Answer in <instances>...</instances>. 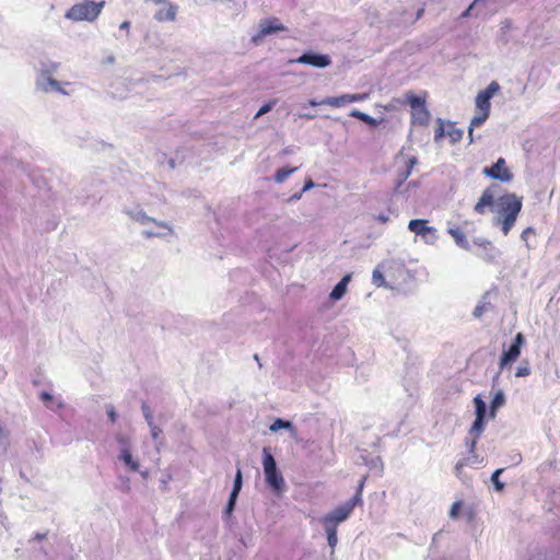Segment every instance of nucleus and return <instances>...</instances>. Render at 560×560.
<instances>
[{"label":"nucleus","instance_id":"1","mask_svg":"<svg viewBox=\"0 0 560 560\" xmlns=\"http://www.w3.org/2000/svg\"><path fill=\"white\" fill-rule=\"evenodd\" d=\"M522 197L515 194H504L497 200V223L501 226L504 235H508L514 226L516 219L522 210Z\"/></svg>","mask_w":560,"mask_h":560},{"label":"nucleus","instance_id":"2","mask_svg":"<svg viewBox=\"0 0 560 560\" xmlns=\"http://www.w3.org/2000/svg\"><path fill=\"white\" fill-rule=\"evenodd\" d=\"M500 90L498 82L492 81L485 90L480 91L476 96L477 115L471 119L469 127V137L472 141V131L475 127L481 126L490 115V100Z\"/></svg>","mask_w":560,"mask_h":560},{"label":"nucleus","instance_id":"3","mask_svg":"<svg viewBox=\"0 0 560 560\" xmlns=\"http://www.w3.org/2000/svg\"><path fill=\"white\" fill-rule=\"evenodd\" d=\"M365 480L366 477L361 479L357 493L353 495V498H351L345 504L336 508L331 513H328L322 517L320 522L323 525H334V527L337 528L341 522L346 521L350 516L357 505L362 504V491Z\"/></svg>","mask_w":560,"mask_h":560},{"label":"nucleus","instance_id":"4","mask_svg":"<svg viewBox=\"0 0 560 560\" xmlns=\"http://www.w3.org/2000/svg\"><path fill=\"white\" fill-rule=\"evenodd\" d=\"M104 7V1L95 2L85 0L77 3L69 9L66 13V18L72 21H93L101 13Z\"/></svg>","mask_w":560,"mask_h":560},{"label":"nucleus","instance_id":"5","mask_svg":"<svg viewBox=\"0 0 560 560\" xmlns=\"http://www.w3.org/2000/svg\"><path fill=\"white\" fill-rule=\"evenodd\" d=\"M406 100L411 108V125L425 127L430 122L431 114L425 105V97L418 96L412 92L406 94Z\"/></svg>","mask_w":560,"mask_h":560},{"label":"nucleus","instance_id":"6","mask_svg":"<svg viewBox=\"0 0 560 560\" xmlns=\"http://www.w3.org/2000/svg\"><path fill=\"white\" fill-rule=\"evenodd\" d=\"M262 466L268 486L276 492H281L284 488V480L281 472L277 468V463L273 456L267 448H264L262 451Z\"/></svg>","mask_w":560,"mask_h":560},{"label":"nucleus","instance_id":"7","mask_svg":"<svg viewBox=\"0 0 560 560\" xmlns=\"http://www.w3.org/2000/svg\"><path fill=\"white\" fill-rule=\"evenodd\" d=\"M58 65H52L51 69L39 68V73L36 79V88L43 92H56L59 94L67 95L68 93L62 89L61 82L52 78V74L57 71Z\"/></svg>","mask_w":560,"mask_h":560},{"label":"nucleus","instance_id":"8","mask_svg":"<svg viewBox=\"0 0 560 560\" xmlns=\"http://www.w3.org/2000/svg\"><path fill=\"white\" fill-rule=\"evenodd\" d=\"M525 343V338L522 332H517L512 345L500 357L499 360V369L503 371L506 366H510L514 363L521 355V350L523 345Z\"/></svg>","mask_w":560,"mask_h":560},{"label":"nucleus","instance_id":"9","mask_svg":"<svg viewBox=\"0 0 560 560\" xmlns=\"http://www.w3.org/2000/svg\"><path fill=\"white\" fill-rule=\"evenodd\" d=\"M482 174L502 183H509L513 179V173L508 167L506 161L503 158H499L492 166L485 167Z\"/></svg>","mask_w":560,"mask_h":560},{"label":"nucleus","instance_id":"10","mask_svg":"<svg viewBox=\"0 0 560 560\" xmlns=\"http://www.w3.org/2000/svg\"><path fill=\"white\" fill-rule=\"evenodd\" d=\"M474 402L476 407V419L470 428V433L474 434L476 439H479L485 430V417L487 407L480 396H476L474 398Z\"/></svg>","mask_w":560,"mask_h":560},{"label":"nucleus","instance_id":"11","mask_svg":"<svg viewBox=\"0 0 560 560\" xmlns=\"http://www.w3.org/2000/svg\"><path fill=\"white\" fill-rule=\"evenodd\" d=\"M364 98H365V96L361 95V94H345V95L337 96V97H327V98L323 100L322 102H316V101L312 100V101H310V105L311 106L329 105L332 107H340L348 103L363 101Z\"/></svg>","mask_w":560,"mask_h":560},{"label":"nucleus","instance_id":"12","mask_svg":"<svg viewBox=\"0 0 560 560\" xmlns=\"http://www.w3.org/2000/svg\"><path fill=\"white\" fill-rule=\"evenodd\" d=\"M291 62H299L303 65H310L315 68H325L330 65V57L328 55H318L312 51L305 52Z\"/></svg>","mask_w":560,"mask_h":560},{"label":"nucleus","instance_id":"13","mask_svg":"<svg viewBox=\"0 0 560 560\" xmlns=\"http://www.w3.org/2000/svg\"><path fill=\"white\" fill-rule=\"evenodd\" d=\"M408 229L417 235L428 240L431 236L432 240L436 238V230L433 226L428 225V221L423 219H413L409 221Z\"/></svg>","mask_w":560,"mask_h":560},{"label":"nucleus","instance_id":"14","mask_svg":"<svg viewBox=\"0 0 560 560\" xmlns=\"http://www.w3.org/2000/svg\"><path fill=\"white\" fill-rule=\"evenodd\" d=\"M478 246L482 248V252L479 254V257L486 262H494L499 250L494 247V245L488 240H477L475 242Z\"/></svg>","mask_w":560,"mask_h":560},{"label":"nucleus","instance_id":"15","mask_svg":"<svg viewBox=\"0 0 560 560\" xmlns=\"http://www.w3.org/2000/svg\"><path fill=\"white\" fill-rule=\"evenodd\" d=\"M285 27L277 18H269L260 22V30L258 35H269L276 32H283Z\"/></svg>","mask_w":560,"mask_h":560},{"label":"nucleus","instance_id":"16","mask_svg":"<svg viewBox=\"0 0 560 560\" xmlns=\"http://www.w3.org/2000/svg\"><path fill=\"white\" fill-rule=\"evenodd\" d=\"M493 203H494V194H493L492 189L489 187L483 190L481 197L475 205L474 210H475V212H477L479 214H483L486 212V208L493 206Z\"/></svg>","mask_w":560,"mask_h":560},{"label":"nucleus","instance_id":"17","mask_svg":"<svg viewBox=\"0 0 560 560\" xmlns=\"http://www.w3.org/2000/svg\"><path fill=\"white\" fill-rule=\"evenodd\" d=\"M155 224L154 228L144 229L141 234L145 238L152 237H162L172 233V229L163 223L153 222Z\"/></svg>","mask_w":560,"mask_h":560},{"label":"nucleus","instance_id":"18","mask_svg":"<svg viewBox=\"0 0 560 560\" xmlns=\"http://www.w3.org/2000/svg\"><path fill=\"white\" fill-rule=\"evenodd\" d=\"M118 459L131 471H138L140 468L139 462L132 457L129 447H120Z\"/></svg>","mask_w":560,"mask_h":560},{"label":"nucleus","instance_id":"19","mask_svg":"<svg viewBox=\"0 0 560 560\" xmlns=\"http://www.w3.org/2000/svg\"><path fill=\"white\" fill-rule=\"evenodd\" d=\"M447 232L454 238L457 246L464 249H469V243L466 233L460 228H450Z\"/></svg>","mask_w":560,"mask_h":560},{"label":"nucleus","instance_id":"20","mask_svg":"<svg viewBox=\"0 0 560 560\" xmlns=\"http://www.w3.org/2000/svg\"><path fill=\"white\" fill-rule=\"evenodd\" d=\"M351 280V275H346L332 289L330 292V299L334 301L340 300L345 293L347 292L348 283Z\"/></svg>","mask_w":560,"mask_h":560},{"label":"nucleus","instance_id":"21","mask_svg":"<svg viewBox=\"0 0 560 560\" xmlns=\"http://www.w3.org/2000/svg\"><path fill=\"white\" fill-rule=\"evenodd\" d=\"M39 399L50 410H57L65 407V404L62 401L55 402L54 396L46 390L40 392Z\"/></svg>","mask_w":560,"mask_h":560},{"label":"nucleus","instance_id":"22","mask_svg":"<svg viewBox=\"0 0 560 560\" xmlns=\"http://www.w3.org/2000/svg\"><path fill=\"white\" fill-rule=\"evenodd\" d=\"M126 213L133 219L135 221L139 222L142 225H148L149 223L155 222V220L151 217H149L144 211L142 210H128Z\"/></svg>","mask_w":560,"mask_h":560},{"label":"nucleus","instance_id":"23","mask_svg":"<svg viewBox=\"0 0 560 560\" xmlns=\"http://www.w3.org/2000/svg\"><path fill=\"white\" fill-rule=\"evenodd\" d=\"M154 18L160 21H173L175 19V10L172 4H168L167 8L160 9L154 14Z\"/></svg>","mask_w":560,"mask_h":560},{"label":"nucleus","instance_id":"24","mask_svg":"<svg viewBox=\"0 0 560 560\" xmlns=\"http://www.w3.org/2000/svg\"><path fill=\"white\" fill-rule=\"evenodd\" d=\"M299 167H281L275 173V180L283 183L291 174L298 171Z\"/></svg>","mask_w":560,"mask_h":560},{"label":"nucleus","instance_id":"25","mask_svg":"<svg viewBox=\"0 0 560 560\" xmlns=\"http://www.w3.org/2000/svg\"><path fill=\"white\" fill-rule=\"evenodd\" d=\"M417 162L418 161L415 156L408 158L405 170L399 173L400 182L406 180L410 176L412 168L417 164Z\"/></svg>","mask_w":560,"mask_h":560},{"label":"nucleus","instance_id":"26","mask_svg":"<svg viewBox=\"0 0 560 560\" xmlns=\"http://www.w3.org/2000/svg\"><path fill=\"white\" fill-rule=\"evenodd\" d=\"M325 530H326V534H327V540H328V545L331 547V549H335L337 542H338V538H337V528L334 527V525H330V526H327V525H323Z\"/></svg>","mask_w":560,"mask_h":560},{"label":"nucleus","instance_id":"27","mask_svg":"<svg viewBox=\"0 0 560 560\" xmlns=\"http://www.w3.org/2000/svg\"><path fill=\"white\" fill-rule=\"evenodd\" d=\"M447 135L453 143L460 141L463 138V131L456 128L454 124H448Z\"/></svg>","mask_w":560,"mask_h":560},{"label":"nucleus","instance_id":"28","mask_svg":"<svg viewBox=\"0 0 560 560\" xmlns=\"http://www.w3.org/2000/svg\"><path fill=\"white\" fill-rule=\"evenodd\" d=\"M242 485H243L242 471H241V469H237V471L235 474L233 490H232L231 494L237 497L242 489Z\"/></svg>","mask_w":560,"mask_h":560},{"label":"nucleus","instance_id":"29","mask_svg":"<svg viewBox=\"0 0 560 560\" xmlns=\"http://www.w3.org/2000/svg\"><path fill=\"white\" fill-rule=\"evenodd\" d=\"M488 0H474L472 3L462 13V18H467L470 15H477L475 12L476 8L481 3H486Z\"/></svg>","mask_w":560,"mask_h":560},{"label":"nucleus","instance_id":"30","mask_svg":"<svg viewBox=\"0 0 560 560\" xmlns=\"http://www.w3.org/2000/svg\"><path fill=\"white\" fill-rule=\"evenodd\" d=\"M505 399H504V395L502 392H498L492 401H491V411H492V415L494 413V410L499 407H501L503 404H504Z\"/></svg>","mask_w":560,"mask_h":560},{"label":"nucleus","instance_id":"31","mask_svg":"<svg viewBox=\"0 0 560 560\" xmlns=\"http://www.w3.org/2000/svg\"><path fill=\"white\" fill-rule=\"evenodd\" d=\"M446 132L447 131H445L444 122L441 119H439L438 127L435 128V132H434L435 142H439L445 136Z\"/></svg>","mask_w":560,"mask_h":560},{"label":"nucleus","instance_id":"32","mask_svg":"<svg viewBox=\"0 0 560 560\" xmlns=\"http://www.w3.org/2000/svg\"><path fill=\"white\" fill-rule=\"evenodd\" d=\"M503 472V468H499L497 469L493 474H492V477H491V480L494 485V488L498 490V491H501L503 488H504V483L501 482L499 480V476Z\"/></svg>","mask_w":560,"mask_h":560},{"label":"nucleus","instance_id":"33","mask_svg":"<svg viewBox=\"0 0 560 560\" xmlns=\"http://www.w3.org/2000/svg\"><path fill=\"white\" fill-rule=\"evenodd\" d=\"M351 116L354 117V118H358V119H360V120H362L364 122H368V124H374L375 122V120L371 116H369V115H366V114H364L362 112H359V110H353L351 113Z\"/></svg>","mask_w":560,"mask_h":560},{"label":"nucleus","instance_id":"34","mask_svg":"<svg viewBox=\"0 0 560 560\" xmlns=\"http://www.w3.org/2000/svg\"><path fill=\"white\" fill-rule=\"evenodd\" d=\"M291 427V423L289 421H284L282 419H277L271 425H270V430L271 431H278L280 429H287V428H290Z\"/></svg>","mask_w":560,"mask_h":560},{"label":"nucleus","instance_id":"35","mask_svg":"<svg viewBox=\"0 0 560 560\" xmlns=\"http://www.w3.org/2000/svg\"><path fill=\"white\" fill-rule=\"evenodd\" d=\"M373 283L376 284L377 287H382L385 284V278L383 273L377 269L373 271Z\"/></svg>","mask_w":560,"mask_h":560},{"label":"nucleus","instance_id":"36","mask_svg":"<svg viewBox=\"0 0 560 560\" xmlns=\"http://www.w3.org/2000/svg\"><path fill=\"white\" fill-rule=\"evenodd\" d=\"M462 501H456L452 504L450 510V517L451 518H457L459 515V511L462 509Z\"/></svg>","mask_w":560,"mask_h":560},{"label":"nucleus","instance_id":"37","mask_svg":"<svg viewBox=\"0 0 560 560\" xmlns=\"http://www.w3.org/2000/svg\"><path fill=\"white\" fill-rule=\"evenodd\" d=\"M529 374H530V368L528 366L527 362L525 365L518 366L515 372L516 377H525V376H528Z\"/></svg>","mask_w":560,"mask_h":560},{"label":"nucleus","instance_id":"38","mask_svg":"<svg viewBox=\"0 0 560 560\" xmlns=\"http://www.w3.org/2000/svg\"><path fill=\"white\" fill-rule=\"evenodd\" d=\"M168 79H170V77L165 78L160 74H150L145 79H142V80L145 81L147 83H159L160 81H167Z\"/></svg>","mask_w":560,"mask_h":560},{"label":"nucleus","instance_id":"39","mask_svg":"<svg viewBox=\"0 0 560 560\" xmlns=\"http://www.w3.org/2000/svg\"><path fill=\"white\" fill-rule=\"evenodd\" d=\"M236 499H237V497L230 494V499H229L226 508H225V514L228 516H231V514L235 508Z\"/></svg>","mask_w":560,"mask_h":560},{"label":"nucleus","instance_id":"40","mask_svg":"<svg viewBox=\"0 0 560 560\" xmlns=\"http://www.w3.org/2000/svg\"><path fill=\"white\" fill-rule=\"evenodd\" d=\"M142 412H143V416L148 422L149 425H152V415H151V411H150V407L147 405V402H142Z\"/></svg>","mask_w":560,"mask_h":560},{"label":"nucleus","instance_id":"41","mask_svg":"<svg viewBox=\"0 0 560 560\" xmlns=\"http://www.w3.org/2000/svg\"><path fill=\"white\" fill-rule=\"evenodd\" d=\"M106 413H107L109 421L112 423H115L118 418V413L116 412L115 407L112 405L107 406Z\"/></svg>","mask_w":560,"mask_h":560},{"label":"nucleus","instance_id":"42","mask_svg":"<svg viewBox=\"0 0 560 560\" xmlns=\"http://www.w3.org/2000/svg\"><path fill=\"white\" fill-rule=\"evenodd\" d=\"M275 103L276 102L273 101V102L267 103L264 106H261L259 108V110L257 112V114L255 115V118H258V117L267 114L268 112H270Z\"/></svg>","mask_w":560,"mask_h":560},{"label":"nucleus","instance_id":"43","mask_svg":"<svg viewBox=\"0 0 560 560\" xmlns=\"http://www.w3.org/2000/svg\"><path fill=\"white\" fill-rule=\"evenodd\" d=\"M116 441L121 447H129V439L126 435L121 433L117 434Z\"/></svg>","mask_w":560,"mask_h":560},{"label":"nucleus","instance_id":"44","mask_svg":"<svg viewBox=\"0 0 560 560\" xmlns=\"http://www.w3.org/2000/svg\"><path fill=\"white\" fill-rule=\"evenodd\" d=\"M467 465V460L466 459H463V460H459L456 465H455V474L457 476H459L462 474V470L463 468Z\"/></svg>","mask_w":560,"mask_h":560},{"label":"nucleus","instance_id":"45","mask_svg":"<svg viewBox=\"0 0 560 560\" xmlns=\"http://www.w3.org/2000/svg\"><path fill=\"white\" fill-rule=\"evenodd\" d=\"M535 231L533 228H526L523 232H522V240H524L525 242L527 241L528 236H530V234H534Z\"/></svg>","mask_w":560,"mask_h":560},{"label":"nucleus","instance_id":"46","mask_svg":"<svg viewBox=\"0 0 560 560\" xmlns=\"http://www.w3.org/2000/svg\"><path fill=\"white\" fill-rule=\"evenodd\" d=\"M313 187H314V182L311 178H308V179L305 180V184H304V187L302 189V192H305V191L310 190Z\"/></svg>","mask_w":560,"mask_h":560},{"label":"nucleus","instance_id":"47","mask_svg":"<svg viewBox=\"0 0 560 560\" xmlns=\"http://www.w3.org/2000/svg\"><path fill=\"white\" fill-rule=\"evenodd\" d=\"M47 536V533H36L32 540L42 541Z\"/></svg>","mask_w":560,"mask_h":560},{"label":"nucleus","instance_id":"48","mask_svg":"<svg viewBox=\"0 0 560 560\" xmlns=\"http://www.w3.org/2000/svg\"><path fill=\"white\" fill-rule=\"evenodd\" d=\"M477 440L476 436L470 441V443L468 444V451L469 453H474L475 452V448H476V445H477Z\"/></svg>","mask_w":560,"mask_h":560},{"label":"nucleus","instance_id":"49","mask_svg":"<svg viewBox=\"0 0 560 560\" xmlns=\"http://www.w3.org/2000/svg\"><path fill=\"white\" fill-rule=\"evenodd\" d=\"M52 65H58L57 62H52V61H40L39 62V68H48V69H51V66Z\"/></svg>","mask_w":560,"mask_h":560},{"label":"nucleus","instance_id":"50","mask_svg":"<svg viewBox=\"0 0 560 560\" xmlns=\"http://www.w3.org/2000/svg\"><path fill=\"white\" fill-rule=\"evenodd\" d=\"M150 427H151V433H152L153 439H158L159 434L161 433V430L153 425H150Z\"/></svg>","mask_w":560,"mask_h":560},{"label":"nucleus","instance_id":"51","mask_svg":"<svg viewBox=\"0 0 560 560\" xmlns=\"http://www.w3.org/2000/svg\"><path fill=\"white\" fill-rule=\"evenodd\" d=\"M122 490L128 492L130 490V486H129V478H125L122 480Z\"/></svg>","mask_w":560,"mask_h":560},{"label":"nucleus","instance_id":"52","mask_svg":"<svg viewBox=\"0 0 560 560\" xmlns=\"http://www.w3.org/2000/svg\"><path fill=\"white\" fill-rule=\"evenodd\" d=\"M482 314V307L481 306H477L474 311V315L479 317L480 315Z\"/></svg>","mask_w":560,"mask_h":560},{"label":"nucleus","instance_id":"53","mask_svg":"<svg viewBox=\"0 0 560 560\" xmlns=\"http://www.w3.org/2000/svg\"><path fill=\"white\" fill-rule=\"evenodd\" d=\"M129 25H130V23H129V22H122V23L120 24V30H122V31H127V30H128V27H129Z\"/></svg>","mask_w":560,"mask_h":560},{"label":"nucleus","instance_id":"54","mask_svg":"<svg viewBox=\"0 0 560 560\" xmlns=\"http://www.w3.org/2000/svg\"><path fill=\"white\" fill-rule=\"evenodd\" d=\"M378 221H381L382 223H386L388 221V217L386 215H380L378 218Z\"/></svg>","mask_w":560,"mask_h":560},{"label":"nucleus","instance_id":"55","mask_svg":"<svg viewBox=\"0 0 560 560\" xmlns=\"http://www.w3.org/2000/svg\"><path fill=\"white\" fill-rule=\"evenodd\" d=\"M114 61H115L114 56H108V57L106 58V60H105V62H106V63H114Z\"/></svg>","mask_w":560,"mask_h":560},{"label":"nucleus","instance_id":"56","mask_svg":"<svg viewBox=\"0 0 560 560\" xmlns=\"http://www.w3.org/2000/svg\"><path fill=\"white\" fill-rule=\"evenodd\" d=\"M168 165H170L172 168H175V159H170V160H168Z\"/></svg>","mask_w":560,"mask_h":560},{"label":"nucleus","instance_id":"57","mask_svg":"<svg viewBox=\"0 0 560 560\" xmlns=\"http://www.w3.org/2000/svg\"><path fill=\"white\" fill-rule=\"evenodd\" d=\"M302 194H303L302 191H301V192H299V194H295V195H293V196L291 197V199H300V198L302 197Z\"/></svg>","mask_w":560,"mask_h":560},{"label":"nucleus","instance_id":"58","mask_svg":"<svg viewBox=\"0 0 560 560\" xmlns=\"http://www.w3.org/2000/svg\"><path fill=\"white\" fill-rule=\"evenodd\" d=\"M261 38L262 37H258V36L253 37L254 44L257 45Z\"/></svg>","mask_w":560,"mask_h":560},{"label":"nucleus","instance_id":"59","mask_svg":"<svg viewBox=\"0 0 560 560\" xmlns=\"http://www.w3.org/2000/svg\"><path fill=\"white\" fill-rule=\"evenodd\" d=\"M423 13V9L419 10L418 16H420Z\"/></svg>","mask_w":560,"mask_h":560}]
</instances>
